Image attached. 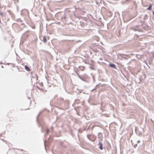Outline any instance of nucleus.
I'll use <instances>...</instances> for the list:
<instances>
[{"instance_id": "obj_7", "label": "nucleus", "mask_w": 154, "mask_h": 154, "mask_svg": "<svg viewBox=\"0 0 154 154\" xmlns=\"http://www.w3.org/2000/svg\"><path fill=\"white\" fill-rule=\"evenodd\" d=\"M4 141L6 143H7V142H6V140H4Z\"/></svg>"}, {"instance_id": "obj_5", "label": "nucleus", "mask_w": 154, "mask_h": 154, "mask_svg": "<svg viewBox=\"0 0 154 154\" xmlns=\"http://www.w3.org/2000/svg\"><path fill=\"white\" fill-rule=\"evenodd\" d=\"M43 41L45 43L47 42L46 38L45 36H44L43 37Z\"/></svg>"}, {"instance_id": "obj_1", "label": "nucleus", "mask_w": 154, "mask_h": 154, "mask_svg": "<svg viewBox=\"0 0 154 154\" xmlns=\"http://www.w3.org/2000/svg\"><path fill=\"white\" fill-rule=\"evenodd\" d=\"M88 138L91 140L94 141L96 139V137L93 135H89L88 136Z\"/></svg>"}, {"instance_id": "obj_9", "label": "nucleus", "mask_w": 154, "mask_h": 154, "mask_svg": "<svg viewBox=\"0 0 154 154\" xmlns=\"http://www.w3.org/2000/svg\"><path fill=\"white\" fill-rule=\"evenodd\" d=\"M82 68H83V69H84V67H83Z\"/></svg>"}, {"instance_id": "obj_2", "label": "nucleus", "mask_w": 154, "mask_h": 154, "mask_svg": "<svg viewBox=\"0 0 154 154\" xmlns=\"http://www.w3.org/2000/svg\"><path fill=\"white\" fill-rule=\"evenodd\" d=\"M109 65L110 67L112 68H116V66L113 63H110L109 64Z\"/></svg>"}, {"instance_id": "obj_3", "label": "nucleus", "mask_w": 154, "mask_h": 154, "mask_svg": "<svg viewBox=\"0 0 154 154\" xmlns=\"http://www.w3.org/2000/svg\"><path fill=\"white\" fill-rule=\"evenodd\" d=\"M100 147V148L101 149H103V146H102V144L101 142H99L98 144Z\"/></svg>"}, {"instance_id": "obj_10", "label": "nucleus", "mask_w": 154, "mask_h": 154, "mask_svg": "<svg viewBox=\"0 0 154 154\" xmlns=\"http://www.w3.org/2000/svg\"><path fill=\"white\" fill-rule=\"evenodd\" d=\"M1 14L2 15V13H1Z\"/></svg>"}, {"instance_id": "obj_8", "label": "nucleus", "mask_w": 154, "mask_h": 154, "mask_svg": "<svg viewBox=\"0 0 154 154\" xmlns=\"http://www.w3.org/2000/svg\"><path fill=\"white\" fill-rule=\"evenodd\" d=\"M152 13H153V14L154 15V11H153Z\"/></svg>"}, {"instance_id": "obj_4", "label": "nucleus", "mask_w": 154, "mask_h": 154, "mask_svg": "<svg viewBox=\"0 0 154 154\" xmlns=\"http://www.w3.org/2000/svg\"><path fill=\"white\" fill-rule=\"evenodd\" d=\"M25 69L28 71L29 72V71H30V68L27 65H26L25 66Z\"/></svg>"}, {"instance_id": "obj_6", "label": "nucleus", "mask_w": 154, "mask_h": 154, "mask_svg": "<svg viewBox=\"0 0 154 154\" xmlns=\"http://www.w3.org/2000/svg\"><path fill=\"white\" fill-rule=\"evenodd\" d=\"M152 5L150 4L149 5V7L148 8H147V10H151V8H152Z\"/></svg>"}]
</instances>
